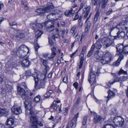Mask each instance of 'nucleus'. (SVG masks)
Instances as JSON below:
<instances>
[{"instance_id":"nucleus-23","label":"nucleus","mask_w":128,"mask_h":128,"mask_svg":"<svg viewBox=\"0 0 128 128\" xmlns=\"http://www.w3.org/2000/svg\"><path fill=\"white\" fill-rule=\"evenodd\" d=\"M40 60L41 62H42L44 66L46 68L44 70V72L43 73V74H45V73L46 74L47 72L46 68L48 67V66L47 65V64L48 63V60H44L42 58H41L40 59Z\"/></svg>"},{"instance_id":"nucleus-56","label":"nucleus","mask_w":128,"mask_h":128,"mask_svg":"<svg viewBox=\"0 0 128 128\" xmlns=\"http://www.w3.org/2000/svg\"><path fill=\"white\" fill-rule=\"evenodd\" d=\"M56 105V101H54L52 104L50 106V108H54L55 106Z\"/></svg>"},{"instance_id":"nucleus-33","label":"nucleus","mask_w":128,"mask_h":128,"mask_svg":"<svg viewBox=\"0 0 128 128\" xmlns=\"http://www.w3.org/2000/svg\"><path fill=\"white\" fill-rule=\"evenodd\" d=\"M25 75L27 76H30L32 75V76L34 77V76L36 77V76H34V75H32V73H31V72L30 70H28L26 72Z\"/></svg>"},{"instance_id":"nucleus-43","label":"nucleus","mask_w":128,"mask_h":128,"mask_svg":"<svg viewBox=\"0 0 128 128\" xmlns=\"http://www.w3.org/2000/svg\"><path fill=\"white\" fill-rule=\"evenodd\" d=\"M118 74L119 75L121 74H127V72L126 71H124L122 69H120L119 72Z\"/></svg>"},{"instance_id":"nucleus-46","label":"nucleus","mask_w":128,"mask_h":128,"mask_svg":"<svg viewBox=\"0 0 128 128\" xmlns=\"http://www.w3.org/2000/svg\"><path fill=\"white\" fill-rule=\"evenodd\" d=\"M114 79L115 82H120V77H118V76H116Z\"/></svg>"},{"instance_id":"nucleus-34","label":"nucleus","mask_w":128,"mask_h":128,"mask_svg":"<svg viewBox=\"0 0 128 128\" xmlns=\"http://www.w3.org/2000/svg\"><path fill=\"white\" fill-rule=\"evenodd\" d=\"M111 125L112 124H105L102 128H115Z\"/></svg>"},{"instance_id":"nucleus-58","label":"nucleus","mask_w":128,"mask_h":128,"mask_svg":"<svg viewBox=\"0 0 128 128\" xmlns=\"http://www.w3.org/2000/svg\"><path fill=\"white\" fill-rule=\"evenodd\" d=\"M115 82H114V79H112L110 80L109 81V84H112Z\"/></svg>"},{"instance_id":"nucleus-1","label":"nucleus","mask_w":128,"mask_h":128,"mask_svg":"<svg viewBox=\"0 0 128 128\" xmlns=\"http://www.w3.org/2000/svg\"><path fill=\"white\" fill-rule=\"evenodd\" d=\"M32 107L30 104L26 101L25 102V107L26 110V114H28L29 112L30 114V128H38V118L36 116L34 115V113L32 109Z\"/></svg>"},{"instance_id":"nucleus-18","label":"nucleus","mask_w":128,"mask_h":128,"mask_svg":"<svg viewBox=\"0 0 128 128\" xmlns=\"http://www.w3.org/2000/svg\"><path fill=\"white\" fill-rule=\"evenodd\" d=\"M108 95L107 97L108 99L107 102H108L109 99L115 97L116 95L115 93L114 92L110 90L108 92Z\"/></svg>"},{"instance_id":"nucleus-26","label":"nucleus","mask_w":128,"mask_h":128,"mask_svg":"<svg viewBox=\"0 0 128 128\" xmlns=\"http://www.w3.org/2000/svg\"><path fill=\"white\" fill-rule=\"evenodd\" d=\"M117 36L119 38L122 39L125 36V33L123 31H119L117 33Z\"/></svg>"},{"instance_id":"nucleus-9","label":"nucleus","mask_w":128,"mask_h":128,"mask_svg":"<svg viewBox=\"0 0 128 128\" xmlns=\"http://www.w3.org/2000/svg\"><path fill=\"white\" fill-rule=\"evenodd\" d=\"M11 110L13 114L16 115H18L22 112V110L20 106L16 104H14L12 107Z\"/></svg>"},{"instance_id":"nucleus-36","label":"nucleus","mask_w":128,"mask_h":128,"mask_svg":"<svg viewBox=\"0 0 128 128\" xmlns=\"http://www.w3.org/2000/svg\"><path fill=\"white\" fill-rule=\"evenodd\" d=\"M78 27L80 28L82 27L83 24V22L81 20L80 18H79L78 20Z\"/></svg>"},{"instance_id":"nucleus-11","label":"nucleus","mask_w":128,"mask_h":128,"mask_svg":"<svg viewBox=\"0 0 128 128\" xmlns=\"http://www.w3.org/2000/svg\"><path fill=\"white\" fill-rule=\"evenodd\" d=\"M92 114H93L95 116L94 117V122L95 124H96L97 123L100 124L102 123L103 121V119L102 117L100 115H97V114L94 112H91Z\"/></svg>"},{"instance_id":"nucleus-63","label":"nucleus","mask_w":128,"mask_h":128,"mask_svg":"<svg viewBox=\"0 0 128 128\" xmlns=\"http://www.w3.org/2000/svg\"><path fill=\"white\" fill-rule=\"evenodd\" d=\"M73 85L74 86L75 88H76L78 87V84L77 82H75L73 84Z\"/></svg>"},{"instance_id":"nucleus-44","label":"nucleus","mask_w":128,"mask_h":128,"mask_svg":"<svg viewBox=\"0 0 128 128\" xmlns=\"http://www.w3.org/2000/svg\"><path fill=\"white\" fill-rule=\"evenodd\" d=\"M90 24L89 25H88V24L86 26L85 29V32H86V33H88V30L90 28Z\"/></svg>"},{"instance_id":"nucleus-53","label":"nucleus","mask_w":128,"mask_h":128,"mask_svg":"<svg viewBox=\"0 0 128 128\" xmlns=\"http://www.w3.org/2000/svg\"><path fill=\"white\" fill-rule=\"evenodd\" d=\"M60 32H61V34L62 35H61L62 37V38H64V35L65 34V32L64 30L62 29L60 31Z\"/></svg>"},{"instance_id":"nucleus-51","label":"nucleus","mask_w":128,"mask_h":128,"mask_svg":"<svg viewBox=\"0 0 128 128\" xmlns=\"http://www.w3.org/2000/svg\"><path fill=\"white\" fill-rule=\"evenodd\" d=\"M72 124H70L69 123H68L66 126V128H69L70 126V128H74L76 126V125H74V126H72Z\"/></svg>"},{"instance_id":"nucleus-2","label":"nucleus","mask_w":128,"mask_h":128,"mask_svg":"<svg viewBox=\"0 0 128 128\" xmlns=\"http://www.w3.org/2000/svg\"><path fill=\"white\" fill-rule=\"evenodd\" d=\"M36 74V77L34 76V78L35 81V85L34 87L37 90L39 89L40 88H44L45 87V84L44 83L43 81L44 80L46 77V74H43L41 76H44V78L43 79H41L42 80L38 82V75L36 73H35Z\"/></svg>"},{"instance_id":"nucleus-48","label":"nucleus","mask_w":128,"mask_h":128,"mask_svg":"<svg viewBox=\"0 0 128 128\" xmlns=\"http://www.w3.org/2000/svg\"><path fill=\"white\" fill-rule=\"evenodd\" d=\"M48 42L49 44L51 45H53L54 44V43L52 40V38L51 37H50V36H48Z\"/></svg>"},{"instance_id":"nucleus-19","label":"nucleus","mask_w":128,"mask_h":128,"mask_svg":"<svg viewBox=\"0 0 128 128\" xmlns=\"http://www.w3.org/2000/svg\"><path fill=\"white\" fill-rule=\"evenodd\" d=\"M124 47L122 44H119L116 46L117 51L119 52L121 54H124Z\"/></svg>"},{"instance_id":"nucleus-41","label":"nucleus","mask_w":128,"mask_h":128,"mask_svg":"<svg viewBox=\"0 0 128 128\" xmlns=\"http://www.w3.org/2000/svg\"><path fill=\"white\" fill-rule=\"evenodd\" d=\"M87 119V116H85L83 118V120L82 124L83 126H85L86 124Z\"/></svg>"},{"instance_id":"nucleus-4","label":"nucleus","mask_w":128,"mask_h":128,"mask_svg":"<svg viewBox=\"0 0 128 128\" xmlns=\"http://www.w3.org/2000/svg\"><path fill=\"white\" fill-rule=\"evenodd\" d=\"M96 70H94V67L92 70H91L90 73L89 74L88 80L89 83L91 84V82L95 80L96 75L95 74L96 73L97 76H98L100 73V71L98 68L95 67Z\"/></svg>"},{"instance_id":"nucleus-27","label":"nucleus","mask_w":128,"mask_h":128,"mask_svg":"<svg viewBox=\"0 0 128 128\" xmlns=\"http://www.w3.org/2000/svg\"><path fill=\"white\" fill-rule=\"evenodd\" d=\"M128 79V76H122L120 77V86H123V82L126 81Z\"/></svg>"},{"instance_id":"nucleus-13","label":"nucleus","mask_w":128,"mask_h":128,"mask_svg":"<svg viewBox=\"0 0 128 128\" xmlns=\"http://www.w3.org/2000/svg\"><path fill=\"white\" fill-rule=\"evenodd\" d=\"M86 47L85 46H84L80 54V65L79 66V68L80 69L82 68L84 61V52L86 51Z\"/></svg>"},{"instance_id":"nucleus-32","label":"nucleus","mask_w":128,"mask_h":128,"mask_svg":"<svg viewBox=\"0 0 128 128\" xmlns=\"http://www.w3.org/2000/svg\"><path fill=\"white\" fill-rule=\"evenodd\" d=\"M53 92L52 90H50L48 91L44 95V96L46 98H48L50 96V95Z\"/></svg>"},{"instance_id":"nucleus-60","label":"nucleus","mask_w":128,"mask_h":128,"mask_svg":"<svg viewBox=\"0 0 128 128\" xmlns=\"http://www.w3.org/2000/svg\"><path fill=\"white\" fill-rule=\"evenodd\" d=\"M107 4L102 3L101 8H104L106 7Z\"/></svg>"},{"instance_id":"nucleus-50","label":"nucleus","mask_w":128,"mask_h":128,"mask_svg":"<svg viewBox=\"0 0 128 128\" xmlns=\"http://www.w3.org/2000/svg\"><path fill=\"white\" fill-rule=\"evenodd\" d=\"M34 47L35 51H37L38 49L40 47V46L38 44H34Z\"/></svg>"},{"instance_id":"nucleus-38","label":"nucleus","mask_w":128,"mask_h":128,"mask_svg":"<svg viewBox=\"0 0 128 128\" xmlns=\"http://www.w3.org/2000/svg\"><path fill=\"white\" fill-rule=\"evenodd\" d=\"M60 37V35L57 33V34H54L51 36L52 38L55 40L56 38H58Z\"/></svg>"},{"instance_id":"nucleus-7","label":"nucleus","mask_w":128,"mask_h":128,"mask_svg":"<svg viewBox=\"0 0 128 128\" xmlns=\"http://www.w3.org/2000/svg\"><path fill=\"white\" fill-rule=\"evenodd\" d=\"M54 7L53 6L52 4L51 3H49L48 5L45 8L42 7V8L36 9L35 12L39 13H41L45 12H48L50 11L51 10L54 8Z\"/></svg>"},{"instance_id":"nucleus-21","label":"nucleus","mask_w":128,"mask_h":128,"mask_svg":"<svg viewBox=\"0 0 128 128\" xmlns=\"http://www.w3.org/2000/svg\"><path fill=\"white\" fill-rule=\"evenodd\" d=\"M28 50H20V52H16L17 54H18L19 56L21 58H24L27 55Z\"/></svg>"},{"instance_id":"nucleus-22","label":"nucleus","mask_w":128,"mask_h":128,"mask_svg":"<svg viewBox=\"0 0 128 128\" xmlns=\"http://www.w3.org/2000/svg\"><path fill=\"white\" fill-rule=\"evenodd\" d=\"M123 55H122L120 56L118 59L115 62H114L112 64V65L115 66H118L120 64V62L123 58Z\"/></svg>"},{"instance_id":"nucleus-52","label":"nucleus","mask_w":128,"mask_h":128,"mask_svg":"<svg viewBox=\"0 0 128 128\" xmlns=\"http://www.w3.org/2000/svg\"><path fill=\"white\" fill-rule=\"evenodd\" d=\"M63 113L64 114V115L66 114L67 112V109L66 108H64L62 111Z\"/></svg>"},{"instance_id":"nucleus-24","label":"nucleus","mask_w":128,"mask_h":128,"mask_svg":"<svg viewBox=\"0 0 128 128\" xmlns=\"http://www.w3.org/2000/svg\"><path fill=\"white\" fill-rule=\"evenodd\" d=\"M93 44H94V46L98 50L100 49L102 47V45L100 40L99 39L96 40V42L95 43H94Z\"/></svg>"},{"instance_id":"nucleus-10","label":"nucleus","mask_w":128,"mask_h":128,"mask_svg":"<svg viewBox=\"0 0 128 128\" xmlns=\"http://www.w3.org/2000/svg\"><path fill=\"white\" fill-rule=\"evenodd\" d=\"M52 53L50 54H46L44 55V57L46 58L48 57L49 60H52L56 56V49L55 47L53 46L51 48Z\"/></svg>"},{"instance_id":"nucleus-3","label":"nucleus","mask_w":128,"mask_h":128,"mask_svg":"<svg viewBox=\"0 0 128 128\" xmlns=\"http://www.w3.org/2000/svg\"><path fill=\"white\" fill-rule=\"evenodd\" d=\"M104 54L101 60V63L103 64L109 63L112 60L113 56L110 52L106 51Z\"/></svg>"},{"instance_id":"nucleus-35","label":"nucleus","mask_w":128,"mask_h":128,"mask_svg":"<svg viewBox=\"0 0 128 128\" xmlns=\"http://www.w3.org/2000/svg\"><path fill=\"white\" fill-rule=\"evenodd\" d=\"M47 26L48 27H47V29L48 31L49 32L52 31L54 29V25L52 24V25H51L50 26Z\"/></svg>"},{"instance_id":"nucleus-14","label":"nucleus","mask_w":128,"mask_h":128,"mask_svg":"<svg viewBox=\"0 0 128 128\" xmlns=\"http://www.w3.org/2000/svg\"><path fill=\"white\" fill-rule=\"evenodd\" d=\"M84 9L85 10H84V12H85V14L84 16L83 19L84 20H86L85 21V23H86L87 21L88 20L89 18H90L91 13L90 14L88 17L87 18L89 13L90 12V9L88 7H86Z\"/></svg>"},{"instance_id":"nucleus-61","label":"nucleus","mask_w":128,"mask_h":128,"mask_svg":"<svg viewBox=\"0 0 128 128\" xmlns=\"http://www.w3.org/2000/svg\"><path fill=\"white\" fill-rule=\"evenodd\" d=\"M95 46H94V44H93L91 46L90 50L93 52L95 48Z\"/></svg>"},{"instance_id":"nucleus-5","label":"nucleus","mask_w":128,"mask_h":128,"mask_svg":"<svg viewBox=\"0 0 128 128\" xmlns=\"http://www.w3.org/2000/svg\"><path fill=\"white\" fill-rule=\"evenodd\" d=\"M102 42L105 48L115 46L114 41L113 40H110L106 38H102Z\"/></svg>"},{"instance_id":"nucleus-49","label":"nucleus","mask_w":128,"mask_h":128,"mask_svg":"<svg viewBox=\"0 0 128 128\" xmlns=\"http://www.w3.org/2000/svg\"><path fill=\"white\" fill-rule=\"evenodd\" d=\"M62 81L63 82L65 83H67L68 82V78L67 76L64 77L62 80Z\"/></svg>"},{"instance_id":"nucleus-25","label":"nucleus","mask_w":128,"mask_h":128,"mask_svg":"<svg viewBox=\"0 0 128 128\" xmlns=\"http://www.w3.org/2000/svg\"><path fill=\"white\" fill-rule=\"evenodd\" d=\"M25 36V35L23 33H18L14 37L16 38L18 40H20L24 38Z\"/></svg>"},{"instance_id":"nucleus-64","label":"nucleus","mask_w":128,"mask_h":128,"mask_svg":"<svg viewBox=\"0 0 128 128\" xmlns=\"http://www.w3.org/2000/svg\"><path fill=\"white\" fill-rule=\"evenodd\" d=\"M76 28V26H74L72 27L71 28V30L74 31Z\"/></svg>"},{"instance_id":"nucleus-54","label":"nucleus","mask_w":128,"mask_h":128,"mask_svg":"<svg viewBox=\"0 0 128 128\" xmlns=\"http://www.w3.org/2000/svg\"><path fill=\"white\" fill-rule=\"evenodd\" d=\"M91 82V84H90L91 86H95L96 84V79L93 80V81L92 82Z\"/></svg>"},{"instance_id":"nucleus-45","label":"nucleus","mask_w":128,"mask_h":128,"mask_svg":"<svg viewBox=\"0 0 128 128\" xmlns=\"http://www.w3.org/2000/svg\"><path fill=\"white\" fill-rule=\"evenodd\" d=\"M124 54L128 53V44L124 47Z\"/></svg>"},{"instance_id":"nucleus-42","label":"nucleus","mask_w":128,"mask_h":128,"mask_svg":"<svg viewBox=\"0 0 128 128\" xmlns=\"http://www.w3.org/2000/svg\"><path fill=\"white\" fill-rule=\"evenodd\" d=\"M30 27L32 28V29L34 30H35V28H36L37 26L36 24L34 23H33L30 24Z\"/></svg>"},{"instance_id":"nucleus-29","label":"nucleus","mask_w":128,"mask_h":128,"mask_svg":"<svg viewBox=\"0 0 128 128\" xmlns=\"http://www.w3.org/2000/svg\"><path fill=\"white\" fill-rule=\"evenodd\" d=\"M28 50V48L25 45H22L19 47L17 52H20V50Z\"/></svg>"},{"instance_id":"nucleus-55","label":"nucleus","mask_w":128,"mask_h":128,"mask_svg":"<svg viewBox=\"0 0 128 128\" xmlns=\"http://www.w3.org/2000/svg\"><path fill=\"white\" fill-rule=\"evenodd\" d=\"M112 9H109V10L106 13V14L107 15H110L112 12Z\"/></svg>"},{"instance_id":"nucleus-20","label":"nucleus","mask_w":128,"mask_h":128,"mask_svg":"<svg viewBox=\"0 0 128 128\" xmlns=\"http://www.w3.org/2000/svg\"><path fill=\"white\" fill-rule=\"evenodd\" d=\"M75 13V12L72 9L70 8V10H66L65 11L64 14L66 16H70L71 14L73 16Z\"/></svg>"},{"instance_id":"nucleus-17","label":"nucleus","mask_w":128,"mask_h":128,"mask_svg":"<svg viewBox=\"0 0 128 128\" xmlns=\"http://www.w3.org/2000/svg\"><path fill=\"white\" fill-rule=\"evenodd\" d=\"M14 118L12 117H10L8 118L6 124V125L12 126L14 125Z\"/></svg>"},{"instance_id":"nucleus-39","label":"nucleus","mask_w":128,"mask_h":128,"mask_svg":"<svg viewBox=\"0 0 128 128\" xmlns=\"http://www.w3.org/2000/svg\"><path fill=\"white\" fill-rule=\"evenodd\" d=\"M40 96L38 95L36 96L34 99V101L36 103H38L40 100Z\"/></svg>"},{"instance_id":"nucleus-47","label":"nucleus","mask_w":128,"mask_h":128,"mask_svg":"<svg viewBox=\"0 0 128 128\" xmlns=\"http://www.w3.org/2000/svg\"><path fill=\"white\" fill-rule=\"evenodd\" d=\"M59 12V10H55L51 12L52 16L55 15L56 14H58Z\"/></svg>"},{"instance_id":"nucleus-37","label":"nucleus","mask_w":128,"mask_h":128,"mask_svg":"<svg viewBox=\"0 0 128 128\" xmlns=\"http://www.w3.org/2000/svg\"><path fill=\"white\" fill-rule=\"evenodd\" d=\"M42 33V32L40 31V30H38L36 32V38H39L40 37Z\"/></svg>"},{"instance_id":"nucleus-15","label":"nucleus","mask_w":128,"mask_h":128,"mask_svg":"<svg viewBox=\"0 0 128 128\" xmlns=\"http://www.w3.org/2000/svg\"><path fill=\"white\" fill-rule=\"evenodd\" d=\"M94 59L96 61L98 62L100 60L101 62H102V59L101 56L100 54H99V51L97 50L94 53Z\"/></svg>"},{"instance_id":"nucleus-31","label":"nucleus","mask_w":128,"mask_h":128,"mask_svg":"<svg viewBox=\"0 0 128 128\" xmlns=\"http://www.w3.org/2000/svg\"><path fill=\"white\" fill-rule=\"evenodd\" d=\"M100 12L99 10H98L95 14L94 17V22L95 23L97 21L99 16L100 14Z\"/></svg>"},{"instance_id":"nucleus-16","label":"nucleus","mask_w":128,"mask_h":128,"mask_svg":"<svg viewBox=\"0 0 128 128\" xmlns=\"http://www.w3.org/2000/svg\"><path fill=\"white\" fill-rule=\"evenodd\" d=\"M9 114V111L6 109H2L0 108V116H7Z\"/></svg>"},{"instance_id":"nucleus-62","label":"nucleus","mask_w":128,"mask_h":128,"mask_svg":"<svg viewBox=\"0 0 128 128\" xmlns=\"http://www.w3.org/2000/svg\"><path fill=\"white\" fill-rule=\"evenodd\" d=\"M38 125L40 126H43V124L40 121H38Z\"/></svg>"},{"instance_id":"nucleus-30","label":"nucleus","mask_w":128,"mask_h":128,"mask_svg":"<svg viewBox=\"0 0 128 128\" xmlns=\"http://www.w3.org/2000/svg\"><path fill=\"white\" fill-rule=\"evenodd\" d=\"M51 23V22L50 21H46L44 23H42L41 24H38V25L40 28H43L44 26H46L47 25V24H50Z\"/></svg>"},{"instance_id":"nucleus-8","label":"nucleus","mask_w":128,"mask_h":128,"mask_svg":"<svg viewBox=\"0 0 128 128\" xmlns=\"http://www.w3.org/2000/svg\"><path fill=\"white\" fill-rule=\"evenodd\" d=\"M124 120L120 116H116L114 119L113 122L114 124L118 126H122L124 124Z\"/></svg>"},{"instance_id":"nucleus-28","label":"nucleus","mask_w":128,"mask_h":128,"mask_svg":"<svg viewBox=\"0 0 128 128\" xmlns=\"http://www.w3.org/2000/svg\"><path fill=\"white\" fill-rule=\"evenodd\" d=\"M78 113L76 114L74 116V118H73L70 124H72V126H74V125H76V124L77 121V118L78 116Z\"/></svg>"},{"instance_id":"nucleus-12","label":"nucleus","mask_w":128,"mask_h":128,"mask_svg":"<svg viewBox=\"0 0 128 128\" xmlns=\"http://www.w3.org/2000/svg\"><path fill=\"white\" fill-rule=\"evenodd\" d=\"M18 63L23 67H28L30 64V62L28 60L27 57L25 59L23 58L20 60Z\"/></svg>"},{"instance_id":"nucleus-6","label":"nucleus","mask_w":128,"mask_h":128,"mask_svg":"<svg viewBox=\"0 0 128 128\" xmlns=\"http://www.w3.org/2000/svg\"><path fill=\"white\" fill-rule=\"evenodd\" d=\"M18 94L22 96L24 100H25L24 104H25V102L27 101L30 104V102H28V94H26L25 91L23 88L20 86H18Z\"/></svg>"},{"instance_id":"nucleus-59","label":"nucleus","mask_w":128,"mask_h":128,"mask_svg":"<svg viewBox=\"0 0 128 128\" xmlns=\"http://www.w3.org/2000/svg\"><path fill=\"white\" fill-rule=\"evenodd\" d=\"M92 4L94 6H96L97 4V1H94V0H92Z\"/></svg>"},{"instance_id":"nucleus-57","label":"nucleus","mask_w":128,"mask_h":128,"mask_svg":"<svg viewBox=\"0 0 128 128\" xmlns=\"http://www.w3.org/2000/svg\"><path fill=\"white\" fill-rule=\"evenodd\" d=\"M93 53V52L90 50L87 55V56L88 57H89Z\"/></svg>"},{"instance_id":"nucleus-40","label":"nucleus","mask_w":128,"mask_h":128,"mask_svg":"<svg viewBox=\"0 0 128 128\" xmlns=\"http://www.w3.org/2000/svg\"><path fill=\"white\" fill-rule=\"evenodd\" d=\"M9 24L10 26H13L15 25H17V23L16 22L14 21L13 22H9Z\"/></svg>"}]
</instances>
